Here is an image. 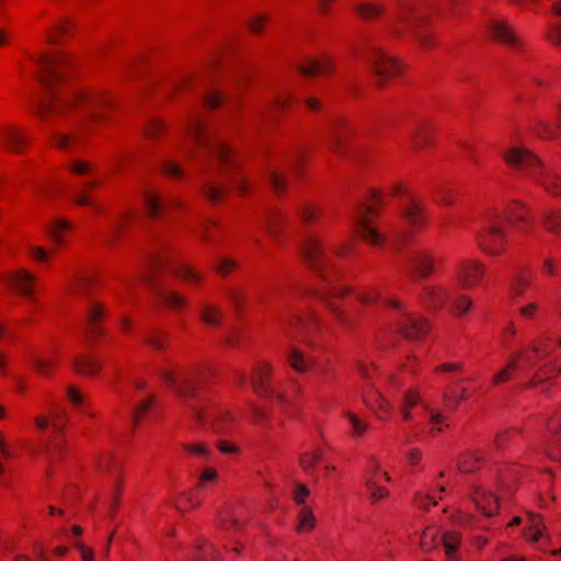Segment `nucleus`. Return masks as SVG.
<instances>
[{"instance_id": "nucleus-1", "label": "nucleus", "mask_w": 561, "mask_h": 561, "mask_svg": "<svg viewBox=\"0 0 561 561\" xmlns=\"http://www.w3.org/2000/svg\"><path fill=\"white\" fill-rule=\"evenodd\" d=\"M88 105L103 110L92 112L88 117L90 123L99 125L111 123V113L119 110L118 101L111 91L88 87L76 89L65 96L56 90L47 89L38 95L30 94L25 103L28 114L39 122L70 116Z\"/></svg>"}, {"instance_id": "nucleus-2", "label": "nucleus", "mask_w": 561, "mask_h": 561, "mask_svg": "<svg viewBox=\"0 0 561 561\" xmlns=\"http://www.w3.org/2000/svg\"><path fill=\"white\" fill-rule=\"evenodd\" d=\"M159 376L164 387L181 403L190 405V401L197 398L202 386L214 379L216 374L210 365L197 364L190 369L185 377L176 369H164L160 371Z\"/></svg>"}, {"instance_id": "nucleus-3", "label": "nucleus", "mask_w": 561, "mask_h": 561, "mask_svg": "<svg viewBox=\"0 0 561 561\" xmlns=\"http://www.w3.org/2000/svg\"><path fill=\"white\" fill-rule=\"evenodd\" d=\"M352 291H354L352 285L313 291V298L325 308L335 329L344 334H354L359 329V320L337 301L346 298Z\"/></svg>"}, {"instance_id": "nucleus-4", "label": "nucleus", "mask_w": 561, "mask_h": 561, "mask_svg": "<svg viewBox=\"0 0 561 561\" xmlns=\"http://www.w3.org/2000/svg\"><path fill=\"white\" fill-rule=\"evenodd\" d=\"M37 66V81L46 84L45 90H55L54 87L66 84L69 77L66 69L75 65L72 54L62 50H43L31 58ZM44 89L39 92V94Z\"/></svg>"}, {"instance_id": "nucleus-5", "label": "nucleus", "mask_w": 561, "mask_h": 561, "mask_svg": "<svg viewBox=\"0 0 561 561\" xmlns=\"http://www.w3.org/2000/svg\"><path fill=\"white\" fill-rule=\"evenodd\" d=\"M400 23H405L411 26L414 43L421 51L430 53L439 47L438 31L435 28L431 15L420 14L414 18H409L402 14L398 16L397 21L388 28V35L392 39L399 41L407 35V31L399 26Z\"/></svg>"}, {"instance_id": "nucleus-6", "label": "nucleus", "mask_w": 561, "mask_h": 561, "mask_svg": "<svg viewBox=\"0 0 561 561\" xmlns=\"http://www.w3.org/2000/svg\"><path fill=\"white\" fill-rule=\"evenodd\" d=\"M371 73L376 77V84L385 89L393 80L403 77L409 70L408 64L398 55L390 54L381 46L369 49Z\"/></svg>"}, {"instance_id": "nucleus-7", "label": "nucleus", "mask_w": 561, "mask_h": 561, "mask_svg": "<svg viewBox=\"0 0 561 561\" xmlns=\"http://www.w3.org/2000/svg\"><path fill=\"white\" fill-rule=\"evenodd\" d=\"M477 249L489 259H499L510 251V236L500 221L481 225L474 232Z\"/></svg>"}, {"instance_id": "nucleus-8", "label": "nucleus", "mask_w": 561, "mask_h": 561, "mask_svg": "<svg viewBox=\"0 0 561 561\" xmlns=\"http://www.w3.org/2000/svg\"><path fill=\"white\" fill-rule=\"evenodd\" d=\"M356 135L357 129L350 117L345 115L334 116L329 125L327 140L329 151L340 159L348 158L351 144Z\"/></svg>"}, {"instance_id": "nucleus-9", "label": "nucleus", "mask_w": 561, "mask_h": 561, "mask_svg": "<svg viewBox=\"0 0 561 561\" xmlns=\"http://www.w3.org/2000/svg\"><path fill=\"white\" fill-rule=\"evenodd\" d=\"M301 264L319 280L329 283L328 268L324 262L325 251L323 242L316 233H308L299 243Z\"/></svg>"}, {"instance_id": "nucleus-10", "label": "nucleus", "mask_w": 561, "mask_h": 561, "mask_svg": "<svg viewBox=\"0 0 561 561\" xmlns=\"http://www.w3.org/2000/svg\"><path fill=\"white\" fill-rule=\"evenodd\" d=\"M439 145L437 123L430 117L419 119L409 134V151L414 156L434 152Z\"/></svg>"}, {"instance_id": "nucleus-11", "label": "nucleus", "mask_w": 561, "mask_h": 561, "mask_svg": "<svg viewBox=\"0 0 561 561\" xmlns=\"http://www.w3.org/2000/svg\"><path fill=\"white\" fill-rule=\"evenodd\" d=\"M486 34L489 39L504 48L515 53L526 50L525 41L517 34L515 27L502 18H493L486 24Z\"/></svg>"}, {"instance_id": "nucleus-12", "label": "nucleus", "mask_w": 561, "mask_h": 561, "mask_svg": "<svg viewBox=\"0 0 561 561\" xmlns=\"http://www.w3.org/2000/svg\"><path fill=\"white\" fill-rule=\"evenodd\" d=\"M108 318V309L103 302L92 300L88 304L83 319V331L89 343L101 342L107 336L105 324Z\"/></svg>"}, {"instance_id": "nucleus-13", "label": "nucleus", "mask_w": 561, "mask_h": 561, "mask_svg": "<svg viewBox=\"0 0 561 561\" xmlns=\"http://www.w3.org/2000/svg\"><path fill=\"white\" fill-rule=\"evenodd\" d=\"M503 217L516 232L529 236L536 229V220L531 208L524 202L512 199L503 208Z\"/></svg>"}, {"instance_id": "nucleus-14", "label": "nucleus", "mask_w": 561, "mask_h": 561, "mask_svg": "<svg viewBox=\"0 0 561 561\" xmlns=\"http://www.w3.org/2000/svg\"><path fill=\"white\" fill-rule=\"evenodd\" d=\"M0 144L11 154L25 156L33 148V139L26 128L5 125L0 128Z\"/></svg>"}, {"instance_id": "nucleus-15", "label": "nucleus", "mask_w": 561, "mask_h": 561, "mask_svg": "<svg viewBox=\"0 0 561 561\" xmlns=\"http://www.w3.org/2000/svg\"><path fill=\"white\" fill-rule=\"evenodd\" d=\"M78 32L77 21L68 15L57 18L50 23L45 32L46 44L50 46H62L72 41Z\"/></svg>"}, {"instance_id": "nucleus-16", "label": "nucleus", "mask_w": 561, "mask_h": 561, "mask_svg": "<svg viewBox=\"0 0 561 561\" xmlns=\"http://www.w3.org/2000/svg\"><path fill=\"white\" fill-rule=\"evenodd\" d=\"M0 280L15 295L33 298L35 294L36 276L26 268L4 272Z\"/></svg>"}, {"instance_id": "nucleus-17", "label": "nucleus", "mask_w": 561, "mask_h": 561, "mask_svg": "<svg viewBox=\"0 0 561 561\" xmlns=\"http://www.w3.org/2000/svg\"><path fill=\"white\" fill-rule=\"evenodd\" d=\"M404 226L414 233L421 232L430 225L424 201L412 196L400 211Z\"/></svg>"}, {"instance_id": "nucleus-18", "label": "nucleus", "mask_w": 561, "mask_h": 561, "mask_svg": "<svg viewBox=\"0 0 561 561\" xmlns=\"http://www.w3.org/2000/svg\"><path fill=\"white\" fill-rule=\"evenodd\" d=\"M552 353L551 341L548 337H538L529 344L512 354L516 358L517 364L533 368L536 364L543 360Z\"/></svg>"}, {"instance_id": "nucleus-19", "label": "nucleus", "mask_w": 561, "mask_h": 561, "mask_svg": "<svg viewBox=\"0 0 561 561\" xmlns=\"http://www.w3.org/2000/svg\"><path fill=\"white\" fill-rule=\"evenodd\" d=\"M274 368L267 360L255 363L251 369L250 381L254 393L261 399H270L274 394Z\"/></svg>"}, {"instance_id": "nucleus-20", "label": "nucleus", "mask_w": 561, "mask_h": 561, "mask_svg": "<svg viewBox=\"0 0 561 561\" xmlns=\"http://www.w3.org/2000/svg\"><path fill=\"white\" fill-rule=\"evenodd\" d=\"M437 260L427 251H415L409 260L407 277L412 280L427 279L437 272Z\"/></svg>"}, {"instance_id": "nucleus-21", "label": "nucleus", "mask_w": 561, "mask_h": 561, "mask_svg": "<svg viewBox=\"0 0 561 561\" xmlns=\"http://www.w3.org/2000/svg\"><path fill=\"white\" fill-rule=\"evenodd\" d=\"M296 69L306 79L332 77L336 71V61L332 56L309 57L299 61Z\"/></svg>"}, {"instance_id": "nucleus-22", "label": "nucleus", "mask_w": 561, "mask_h": 561, "mask_svg": "<svg viewBox=\"0 0 561 561\" xmlns=\"http://www.w3.org/2000/svg\"><path fill=\"white\" fill-rule=\"evenodd\" d=\"M486 274L485 264L478 259H469L459 264L457 282L463 289L478 287Z\"/></svg>"}, {"instance_id": "nucleus-23", "label": "nucleus", "mask_w": 561, "mask_h": 561, "mask_svg": "<svg viewBox=\"0 0 561 561\" xmlns=\"http://www.w3.org/2000/svg\"><path fill=\"white\" fill-rule=\"evenodd\" d=\"M504 162L516 171L542 169L541 159L527 148H510L503 152Z\"/></svg>"}, {"instance_id": "nucleus-24", "label": "nucleus", "mask_w": 561, "mask_h": 561, "mask_svg": "<svg viewBox=\"0 0 561 561\" xmlns=\"http://www.w3.org/2000/svg\"><path fill=\"white\" fill-rule=\"evenodd\" d=\"M214 158L222 173L236 174L242 167L237 149L228 141H218L213 148Z\"/></svg>"}, {"instance_id": "nucleus-25", "label": "nucleus", "mask_w": 561, "mask_h": 561, "mask_svg": "<svg viewBox=\"0 0 561 561\" xmlns=\"http://www.w3.org/2000/svg\"><path fill=\"white\" fill-rule=\"evenodd\" d=\"M364 403L373 415L381 422H388L394 414L393 404L375 388H369L365 392Z\"/></svg>"}, {"instance_id": "nucleus-26", "label": "nucleus", "mask_w": 561, "mask_h": 561, "mask_svg": "<svg viewBox=\"0 0 561 561\" xmlns=\"http://www.w3.org/2000/svg\"><path fill=\"white\" fill-rule=\"evenodd\" d=\"M430 321L422 316H407L398 325V332L410 341L424 340L431 332Z\"/></svg>"}, {"instance_id": "nucleus-27", "label": "nucleus", "mask_w": 561, "mask_h": 561, "mask_svg": "<svg viewBox=\"0 0 561 561\" xmlns=\"http://www.w3.org/2000/svg\"><path fill=\"white\" fill-rule=\"evenodd\" d=\"M99 280L96 276L76 272L65 284L64 293L68 297H85L92 294L98 287Z\"/></svg>"}, {"instance_id": "nucleus-28", "label": "nucleus", "mask_w": 561, "mask_h": 561, "mask_svg": "<svg viewBox=\"0 0 561 561\" xmlns=\"http://www.w3.org/2000/svg\"><path fill=\"white\" fill-rule=\"evenodd\" d=\"M169 273L171 276L193 287H202L207 279L203 271L183 261L170 264Z\"/></svg>"}, {"instance_id": "nucleus-29", "label": "nucleus", "mask_w": 561, "mask_h": 561, "mask_svg": "<svg viewBox=\"0 0 561 561\" xmlns=\"http://www.w3.org/2000/svg\"><path fill=\"white\" fill-rule=\"evenodd\" d=\"M448 298V290L442 285H426L419 294L420 304L428 311L443 309Z\"/></svg>"}, {"instance_id": "nucleus-30", "label": "nucleus", "mask_w": 561, "mask_h": 561, "mask_svg": "<svg viewBox=\"0 0 561 561\" xmlns=\"http://www.w3.org/2000/svg\"><path fill=\"white\" fill-rule=\"evenodd\" d=\"M188 129L193 141L198 148H208L211 145L213 136L210 123L202 116H191L188 118Z\"/></svg>"}, {"instance_id": "nucleus-31", "label": "nucleus", "mask_w": 561, "mask_h": 561, "mask_svg": "<svg viewBox=\"0 0 561 561\" xmlns=\"http://www.w3.org/2000/svg\"><path fill=\"white\" fill-rule=\"evenodd\" d=\"M373 465V472L367 479L366 486L370 491V499L373 502L386 499L389 496V491L383 485H380L382 481L389 482L390 478L387 471L380 472L378 460L373 457L370 459Z\"/></svg>"}, {"instance_id": "nucleus-32", "label": "nucleus", "mask_w": 561, "mask_h": 561, "mask_svg": "<svg viewBox=\"0 0 561 561\" xmlns=\"http://www.w3.org/2000/svg\"><path fill=\"white\" fill-rule=\"evenodd\" d=\"M355 232L362 241L371 247H383L386 243V237L378 231L373 219L366 215L358 216Z\"/></svg>"}, {"instance_id": "nucleus-33", "label": "nucleus", "mask_w": 561, "mask_h": 561, "mask_svg": "<svg viewBox=\"0 0 561 561\" xmlns=\"http://www.w3.org/2000/svg\"><path fill=\"white\" fill-rule=\"evenodd\" d=\"M276 401L283 409L300 407L304 401V392L300 383L289 379L284 383L283 390L276 393Z\"/></svg>"}, {"instance_id": "nucleus-34", "label": "nucleus", "mask_w": 561, "mask_h": 561, "mask_svg": "<svg viewBox=\"0 0 561 561\" xmlns=\"http://www.w3.org/2000/svg\"><path fill=\"white\" fill-rule=\"evenodd\" d=\"M199 194L209 205L217 207L226 202L230 190L217 181H204L201 184Z\"/></svg>"}, {"instance_id": "nucleus-35", "label": "nucleus", "mask_w": 561, "mask_h": 561, "mask_svg": "<svg viewBox=\"0 0 561 561\" xmlns=\"http://www.w3.org/2000/svg\"><path fill=\"white\" fill-rule=\"evenodd\" d=\"M289 225V218L282 211H272L267 217L266 232L276 244L286 241V230Z\"/></svg>"}, {"instance_id": "nucleus-36", "label": "nucleus", "mask_w": 561, "mask_h": 561, "mask_svg": "<svg viewBox=\"0 0 561 561\" xmlns=\"http://www.w3.org/2000/svg\"><path fill=\"white\" fill-rule=\"evenodd\" d=\"M484 462V451L479 449H468L458 455L457 469L465 474H471L478 472L483 467Z\"/></svg>"}, {"instance_id": "nucleus-37", "label": "nucleus", "mask_w": 561, "mask_h": 561, "mask_svg": "<svg viewBox=\"0 0 561 561\" xmlns=\"http://www.w3.org/2000/svg\"><path fill=\"white\" fill-rule=\"evenodd\" d=\"M144 213L147 218L160 221L165 214V205L161 194L156 190H146L142 196Z\"/></svg>"}, {"instance_id": "nucleus-38", "label": "nucleus", "mask_w": 561, "mask_h": 561, "mask_svg": "<svg viewBox=\"0 0 561 561\" xmlns=\"http://www.w3.org/2000/svg\"><path fill=\"white\" fill-rule=\"evenodd\" d=\"M72 368L77 375L95 378L102 371V363L94 355L82 354L75 357Z\"/></svg>"}, {"instance_id": "nucleus-39", "label": "nucleus", "mask_w": 561, "mask_h": 561, "mask_svg": "<svg viewBox=\"0 0 561 561\" xmlns=\"http://www.w3.org/2000/svg\"><path fill=\"white\" fill-rule=\"evenodd\" d=\"M157 304L160 308L184 312L188 309V299L176 290H161L157 294Z\"/></svg>"}, {"instance_id": "nucleus-40", "label": "nucleus", "mask_w": 561, "mask_h": 561, "mask_svg": "<svg viewBox=\"0 0 561 561\" xmlns=\"http://www.w3.org/2000/svg\"><path fill=\"white\" fill-rule=\"evenodd\" d=\"M354 14L366 23L378 21L387 12V7L381 2H358L353 5Z\"/></svg>"}, {"instance_id": "nucleus-41", "label": "nucleus", "mask_w": 561, "mask_h": 561, "mask_svg": "<svg viewBox=\"0 0 561 561\" xmlns=\"http://www.w3.org/2000/svg\"><path fill=\"white\" fill-rule=\"evenodd\" d=\"M472 502L476 507L486 517L493 516L500 511V502L493 493L484 492L480 488H476L472 495Z\"/></svg>"}, {"instance_id": "nucleus-42", "label": "nucleus", "mask_w": 561, "mask_h": 561, "mask_svg": "<svg viewBox=\"0 0 561 561\" xmlns=\"http://www.w3.org/2000/svg\"><path fill=\"white\" fill-rule=\"evenodd\" d=\"M72 221L65 217L57 218L51 222L48 230V238L58 251L66 247V236L72 231Z\"/></svg>"}, {"instance_id": "nucleus-43", "label": "nucleus", "mask_w": 561, "mask_h": 561, "mask_svg": "<svg viewBox=\"0 0 561 561\" xmlns=\"http://www.w3.org/2000/svg\"><path fill=\"white\" fill-rule=\"evenodd\" d=\"M192 561H222L219 550L204 538L197 539L192 548Z\"/></svg>"}, {"instance_id": "nucleus-44", "label": "nucleus", "mask_w": 561, "mask_h": 561, "mask_svg": "<svg viewBox=\"0 0 561 561\" xmlns=\"http://www.w3.org/2000/svg\"><path fill=\"white\" fill-rule=\"evenodd\" d=\"M369 199H367L357 210V215H366L369 218L379 216L385 206V193L380 188H369Z\"/></svg>"}, {"instance_id": "nucleus-45", "label": "nucleus", "mask_w": 561, "mask_h": 561, "mask_svg": "<svg viewBox=\"0 0 561 561\" xmlns=\"http://www.w3.org/2000/svg\"><path fill=\"white\" fill-rule=\"evenodd\" d=\"M540 225L547 233L561 238V208L543 209L540 215Z\"/></svg>"}, {"instance_id": "nucleus-46", "label": "nucleus", "mask_w": 561, "mask_h": 561, "mask_svg": "<svg viewBox=\"0 0 561 561\" xmlns=\"http://www.w3.org/2000/svg\"><path fill=\"white\" fill-rule=\"evenodd\" d=\"M420 363L416 356L409 355L405 360L400 365L398 373L390 377V382L397 388L401 389L405 383V376H415L419 374Z\"/></svg>"}, {"instance_id": "nucleus-47", "label": "nucleus", "mask_w": 561, "mask_h": 561, "mask_svg": "<svg viewBox=\"0 0 561 561\" xmlns=\"http://www.w3.org/2000/svg\"><path fill=\"white\" fill-rule=\"evenodd\" d=\"M169 133L168 123L161 117L149 118L142 128V136L148 140L162 141Z\"/></svg>"}, {"instance_id": "nucleus-48", "label": "nucleus", "mask_w": 561, "mask_h": 561, "mask_svg": "<svg viewBox=\"0 0 561 561\" xmlns=\"http://www.w3.org/2000/svg\"><path fill=\"white\" fill-rule=\"evenodd\" d=\"M561 375V368H557V359L542 364L537 368L533 377L525 385L526 388H534Z\"/></svg>"}, {"instance_id": "nucleus-49", "label": "nucleus", "mask_w": 561, "mask_h": 561, "mask_svg": "<svg viewBox=\"0 0 561 561\" xmlns=\"http://www.w3.org/2000/svg\"><path fill=\"white\" fill-rule=\"evenodd\" d=\"M201 322L210 329H218L224 322V312L219 306L204 302L199 309Z\"/></svg>"}, {"instance_id": "nucleus-50", "label": "nucleus", "mask_w": 561, "mask_h": 561, "mask_svg": "<svg viewBox=\"0 0 561 561\" xmlns=\"http://www.w3.org/2000/svg\"><path fill=\"white\" fill-rule=\"evenodd\" d=\"M297 215L304 227H312L321 221L323 209L319 204L305 203L299 207Z\"/></svg>"}, {"instance_id": "nucleus-51", "label": "nucleus", "mask_w": 561, "mask_h": 561, "mask_svg": "<svg viewBox=\"0 0 561 561\" xmlns=\"http://www.w3.org/2000/svg\"><path fill=\"white\" fill-rule=\"evenodd\" d=\"M156 404L157 394L150 393L135 405L131 417L134 430L138 428L140 424L148 417L149 413L152 411Z\"/></svg>"}, {"instance_id": "nucleus-52", "label": "nucleus", "mask_w": 561, "mask_h": 561, "mask_svg": "<svg viewBox=\"0 0 561 561\" xmlns=\"http://www.w3.org/2000/svg\"><path fill=\"white\" fill-rule=\"evenodd\" d=\"M72 202L78 207H90L95 215H103L106 211L103 203L96 199L92 193L84 187L73 194Z\"/></svg>"}, {"instance_id": "nucleus-53", "label": "nucleus", "mask_w": 561, "mask_h": 561, "mask_svg": "<svg viewBox=\"0 0 561 561\" xmlns=\"http://www.w3.org/2000/svg\"><path fill=\"white\" fill-rule=\"evenodd\" d=\"M286 360L288 366L297 374H307L313 368V360L308 359L304 352L297 347L288 351Z\"/></svg>"}, {"instance_id": "nucleus-54", "label": "nucleus", "mask_w": 561, "mask_h": 561, "mask_svg": "<svg viewBox=\"0 0 561 561\" xmlns=\"http://www.w3.org/2000/svg\"><path fill=\"white\" fill-rule=\"evenodd\" d=\"M201 505L202 499L195 491L182 492L173 499L174 508L182 514L192 512Z\"/></svg>"}, {"instance_id": "nucleus-55", "label": "nucleus", "mask_w": 561, "mask_h": 561, "mask_svg": "<svg viewBox=\"0 0 561 561\" xmlns=\"http://www.w3.org/2000/svg\"><path fill=\"white\" fill-rule=\"evenodd\" d=\"M245 526V522L237 516V514L229 510L224 508L218 513V527L225 531L239 533Z\"/></svg>"}, {"instance_id": "nucleus-56", "label": "nucleus", "mask_w": 561, "mask_h": 561, "mask_svg": "<svg viewBox=\"0 0 561 561\" xmlns=\"http://www.w3.org/2000/svg\"><path fill=\"white\" fill-rule=\"evenodd\" d=\"M447 561H459L458 550L461 543V536L457 531H446L440 538Z\"/></svg>"}, {"instance_id": "nucleus-57", "label": "nucleus", "mask_w": 561, "mask_h": 561, "mask_svg": "<svg viewBox=\"0 0 561 561\" xmlns=\"http://www.w3.org/2000/svg\"><path fill=\"white\" fill-rule=\"evenodd\" d=\"M531 279L533 275L528 268L517 271L510 285V294L512 297L523 296L528 290Z\"/></svg>"}, {"instance_id": "nucleus-58", "label": "nucleus", "mask_w": 561, "mask_h": 561, "mask_svg": "<svg viewBox=\"0 0 561 561\" xmlns=\"http://www.w3.org/2000/svg\"><path fill=\"white\" fill-rule=\"evenodd\" d=\"M538 184L548 195L561 198V175L553 172H542L538 178Z\"/></svg>"}, {"instance_id": "nucleus-59", "label": "nucleus", "mask_w": 561, "mask_h": 561, "mask_svg": "<svg viewBox=\"0 0 561 561\" xmlns=\"http://www.w3.org/2000/svg\"><path fill=\"white\" fill-rule=\"evenodd\" d=\"M224 230L219 222L208 220L203 224L199 240L205 243H219L224 240Z\"/></svg>"}, {"instance_id": "nucleus-60", "label": "nucleus", "mask_w": 561, "mask_h": 561, "mask_svg": "<svg viewBox=\"0 0 561 561\" xmlns=\"http://www.w3.org/2000/svg\"><path fill=\"white\" fill-rule=\"evenodd\" d=\"M149 55L138 54L127 59L122 66V76L125 80H134L138 77V67L147 64Z\"/></svg>"}, {"instance_id": "nucleus-61", "label": "nucleus", "mask_w": 561, "mask_h": 561, "mask_svg": "<svg viewBox=\"0 0 561 561\" xmlns=\"http://www.w3.org/2000/svg\"><path fill=\"white\" fill-rule=\"evenodd\" d=\"M351 295H354L355 300L360 306H364V307L376 305L381 297V293L377 287H369V288L354 287V291H352Z\"/></svg>"}, {"instance_id": "nucleus-62", "label": "nucleus", "mask_w": 561, "mask_h": 561, "mask_svg": "<svg viewBox=\"0 0 561 561\" xmlns=\"http://www.w3.org/2000/svg\"><path fill=\"white\" fill-rule=\"evenodd\" d=\"M473 307V300L468 295H459L450 304L449 313L456 318L461 319L468 314Z\"/></svg>"}, {"instance_id": "nucleus-63", "label": "nucleus", "mask_w": 561, "mask_h": 561, "mask_svg": "<svg viewBox=\"0 0 561 561\" xmlns=\"http://www.w3.org/2000/svg\"><path fill=\"white\" fill-rule=\"evenodd\" d=\"M421 400L420 391L416 388H410L407 390L402 398L401 415L404 421L412 419V409H414Z\"/></svg>"}, {"instance_id": "nucleus-64", "label": "nucleus", "mask_w": 561, "mask_h": 561, "mask_svg": "<svg viewBox=\"0 0 561 561\" xmlns=\"http://www.w3.org/2000/svg\"><path fill=\"white\" fill-rule=\"evenodd\" d=\"M297 103L298 99L296 95L290 92H280L275 94L272 99L271 108L283 113H289Z\"/></svg>"}]
</instances>
